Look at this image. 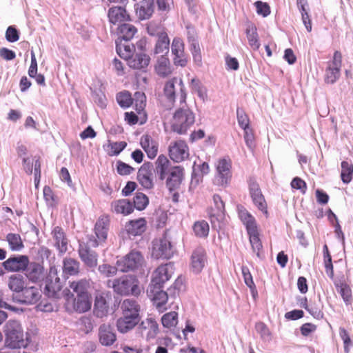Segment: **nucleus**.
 <instances>
[{
	"label": "nucleus",
	"instance_id": "b1692460",
	"mask_svg": "<svg viewBox=\"0 0 353 353\" xmlns=\"http://www.w3.org/2000/svg\"><path fill=\"white\" fill-rule=\"evenodd\" d=\"M26 276L32 282H37L43 279L44 276V268L37 262L28 261L27 268L24 270Z\"/></svg>",
	"mask_w": 353,
	"mask_h": 353
},
{
	"label": "nucleus",
	"instance_id": "4468645a",
	"mask_svg": "<svg viewBox=\"0 0 353 353\" xmlns=\"http://www.w3.org/2000/svg\"><path fill=\"white\" fill-rule=\"evenodd\" d=\"M92 247L88 244V241L86 243H80L78 249L79 258L88 268H95L98 263V254L95 251L90 249Z\"/></svg>",
	"mask_w": 353,
	"mask_h": 353
},
{
	"label": "nucleus",
	"instance_id": "6e6d98bb",
	"mask_svg": "<svg viewBox=\"0 0 353 353\" xmlns=\"http://www.w3.org/2000/svg\"><path fill=\"white\" fill-rule=\"evenodd\" d=\"M177 83L176 77L168 81L164 87V94L165 97L170 101H174L175 99V83Z\"/></svg>",
	"mask_w": 353,
	"mask_h": 353
},
{
	"label": "nucleus",
	"instance_id": "58836bf2",
	"mask_svg": "<svg viewBox=\"0 0 353 353\" xmlns=\"http://www.w3.org/2000/svg\"><path fill=\"white\" fill-rule=\"evenodd\" d=\"M245 33L250 48L254 50H259L261 43L259 40L256 27L254 24L248 25Z\"/></svg>",
	"mask_w": 353,
	"mask_h": 353
},
{
	"label": "nucleus",
	"instance_id": "2eb2a0df",
	"mask_svg": "<svg viewBox=\"0 0 353 353\" xmlns=\"http://www.w3.org/2000/svg\"><path fill=\"white\" fill-rule=\"evenodd\" d=\"M166 179V187L170 192L180 188L184 176V168L180 165L170 168Z\"/></svg>",
	"mask_w": 353,
	"mask_h": 353
},
{
	"label": "nucleus",
	"instance_id": "1a4fd4ad",
	"mask_svg": "<svg viewBox=\"0 0 353 353\" xmlns=\"http://www.w3.org/2000/svg\"><path fill=\"white\" fill-rule=\"evenodd\" d=\"M168 155L175 163H181L188 159L190 148L188 143L181 139L172 141L168 146Z\"/></svg>",
	"mask_w": 353,
	"mask_h": 353
},
{
	"label": "nucleus",
	"instance_id": "423d86ee",
	"mask_svg": "<svg viewBox=\"0 0 353 353\" xmlns=\"http://www.w3.org/2000/svg\"><path fill=\"white\" fill-rule=\"evenodd\" d=\"M110 222V220L108 215H101L99 216L94 225L96 237L91 235L88 238V244L93 248H97L100 244L105 242L109 230Z\"/></svg>",
	"mask_w": 353,
	"mask_h": 353
},
{
	"label": "nucleus",
	"instance_id": "a19ab883",
	"mask_svg": "<svg viewBox=\"0 0 353 353\" xmlns=\"http://www.w3.org/2000/svg\"><path fill=\"white\" fill-rule=\"evenodd\" d=\"M213 201L214 203L215 209L212 210V212L210 214L212 222H213L212 219L215 217L217 219L222 220L224 218L225 211V203L219 194H214L213 196Z\"/></svg>",
	"mask_w": 353,
	"mask_h": 353
},
{
	"label": "nucleus",
	"instance_id": "cd10ccee",
	"mask_svg": "<svg viewBox=\"0 0 353 353\" xmlns=\"http://www.w3.org/2000/svg\"><path fill=\"white\" fill-rule=\"evenodd\" d=\"M122 315L134 318H140V305L137 301L130 299L123 300L121 303Z\"/></svg>",
	"mask_w": 353,
	"mask_h": 353
},
{
	"label": "nucleus",
	"instance_id": "7c9ffc66",
	"mask_svg": "<svg viewBox=\"0 0 353 353\" xmlns=\"http://www.w3.org/2000/svg\"><path fill=\"white\" fill-rule=\"evenodd\" d=\"M150 61V57L145 53L136 54L128 60L130 68L135 70H143L148 67Z\"/></svg>",
	"mask_w": 353,
	"mask_h": 353
},
{
	"label": "nucleus",
	"instance_id": "f03ea898",
	"mask_svg": "<svg viewBox=\"0 0 353 353\" xmlns=\"http://www.w3.org/2000/svg\"><path fill=\"white\" fill-rule=\"evenodd\" d=\"M5 345L10 349L25 348L29 343L28 338H24L23 330L17 320H9L3 327Z\"/></svg>",
	"mask_w": 353,
	"mask_h": 353
},
{
	"label": "nucleus",
	"instance_id": "a18cd8bd",
	"mask_svg": "<svg viewBox=\"0 0 353 353\" xmlns=\"http://www.w3.org/2000/svg\"><path fill=\"white\" fill-rule=\"evenodd\" d=\"M117 43V52L123 59L128 60L132 57V53L134 50V46L132 44L121 43L118 41Z\"/></svg>",
	"mask_w": 353,
	"mask_h": 353
},
{
	"label": "nucleus",
	"instance_id": "864d4df0",
	"mask_svg": "<svg viewBox=\"0 0 353 353\" xmlns=\"http://www.w3.org/2000/svg\"><path fill=\"white\" fill-rule=\"evenodd\" d=\"M254 328L256 332L260 335L263 341H270L272 339L271 332L265 323L262 321H258L255 323Z\"/></svg>",
	"mask_w": 353,
	"mask_h": 353
},
{
	"label": "nucleus",
	"instance_id": "a878e982",
	"mask_svg": "<svg viewBox=\"0 0 353 353\" xmlns=\"http://www.w3.org/2000/svg\"><path fill=\"white\" fill-rule=\"evenodd\" d=\"M154 10V0H142L136 7V14L140 20L149 19Z\"/></svg>",
	"mask_w": 353,
	"mask_h": 353
},
{
	"label": "nucleus",
	"instance_id": "e2e57ef3",
	"mask_svg": "<svg viewBox=\"0 0 353 353\" xmlns=\"http://www.w3.org/2000/svg\"><path fill=\"white\" fill-rule=\"evenodd\" d=\"M188 42L190 44V50L193 53L201 52L197 37L194 34H188Z\"/></svg>",
	"mask_w": 353,
	"mask_h": 353
},
{
	"label": "nucleus",
	"instance_id": "5701e85b",
	"mask_svg": "<svg viewBox=\"0 0 353 353\" xmlns=\"http://www.w3.org/2000/svg\"><path fill=\"white\" fill-rule=\"evenodd\" d=\"M154 70L159 77L163 78L172 73V68L168 55L163 54L157 58Z\"/></svg>",
	"mask_w": 353,
	"mask_h": 353
},
{
	"label": "nucleus",
	"instance_id": "c85d7f7f",
	"mask_svg": "<svg viewBox=\"0 0 353 353\" xmlns=\"http://www.w3.org/2000/svg\"><path fill=\"white\" fill-rule=\"evenodd\" d=\"M91 285V280L81 279L70 283V288L72 290L76 296H91L89 289Z\"/></svg>",
	"mask_w": 353,
	"mask_h": 353
},
{
	"label": "nucleus",
	"instance_id": "f704fd0d",
	"mask_svg": "<svg viewBox=\"0 0 353 353\" xmlns=\"http://www.w3.org/2000/svg\"><path fill=\"white\" fill-rule=\"evenodd\" d=\"M137 32V28L132 24L125 22L117 27L116 33L122 39L130 41Z\"/></svg>",
	"mask_w": 353,
	"mask_h": 353
},
{
	"label": "nucleus",
	"instance_id": "bb28decb",
	"mask_svg": "<svg viewBox=\"0 0 353 353\" xmlns=\"http://www.w3.org/2000/svg\"><path fill=\"white\" fill-rule=\"evenodd\" d=\"M111 210L116 214L127 216L133 212L134 207L128 199H121L112 202Z\"/></svg>",
	"mask_w": 353,
	"mask_h": 353
},
{
	"label": "nucleus",
	"instance_id": "0e129e2a",
	"mask_svg": "<svg viewBox=\"0 0 353 353\" xmlns=\"http://www.w3.org/2000/svg\"><path fill=\"white\" fill-rule=\"evenodd\" d=\"M99 271L106 277H111L117 274V268L109 264H103L99 265Z\"/></svg>",
	"mask_w": 353,
	"mask_h": 353
},
{
	"label": "nucleus",
	"instance_id": "39448f33",
	"mask_svg": "<svg viewBox=\"0 0 353 353\" xmlns=\"http://www.w3.org/2000/svg\"><path fill=\"white\" fill-rule=\"evenodd\" d=\"M232 160L228 157L218 160L214 176V183L216 185L223 188L229 186L232 176Z\"/></svg>",
	"mask_w": 353,
	"mask_h": 353
},
{
	"label": "nucleus",
	"instance_id": "9b49d317",
	"mask_svg": "<svg viewBox=\"0 0 353 353\" xmlns=\"http://www.w3.org/2000/svg\"><path fill=\"white\" fill-rule=\"evenodd\" d=\"M62 288L60 278L58 276V270L55 266H51L46 281L45 292L48 297L57 299Z\"/></svg>",
	"mask_w": 353,
	"mask_h": 353
},
{
	"label": "nucleus",
	"instance_id": "37998d69",
	"mask_svg": "<svg viewBox=\"0 0 353 353\" xmlns=\"http://www.w3.org/2000/svg\"><path fill=\"white\" fill-rule=\"evenodd\" d=\"M150 293L152 294V300L157 308H161L168 301V294L161 289H155L154 286H150Z\"/></svg>",
	"mask_w": 353,
	"mask_h": 353
},
{
	"label": "nucleus",
	"instance_id": "6ab92c4d",
	"mask_svg": "<svg viewBox=\"0 0 353 353\" xmlns=\"http://www.w3.org/2000/svg\"><path fill=\"white\" fill-rule=\"evenodd\" d=\"M28 257L26 255L10 257L3 263V266L8 272H21L27 268Z\"/></svg>",
	"mask_w": 353,
	"mask_h": 353
},
{
	"label": "nucleus",
	"instance_id": "680f3d73",
	"mask_svg": "<svg viewBox=\"0 0 353 353\" xmlns=\"http://www.w3.org/2000/svg\"><path fill=\"white\" fill-rule=\"evenodd\" d=\"M339 335L343 341L345 352H348L350 347L352 346V342L347 331L345 328L341 327L339 329Z\"/></svg>",
	"mask_w": 353,
	"mask_h": 353
},
{
	"label": "nucleus",
	"instance_id": "2f4dec72",
	"mask_svg": "<svg viewBox=\"0 0 353 353\" xmlns=\"http://www.w3.org/2000/svg\"><path fill=\"white\" fill-rule=\"evenodd\" d=\"M170 162L169 159L163 154L158 157L155 161L154 171L159 176L160 180H163L169 173Z\"/></svg>",
	"mask_w": 353,
	"mask_h": 353
},
{
	"label": "nucleus",
	"instance_id": "3c124183",
	"mask_svg": "<svg viewBox=\"0 0 353 353\" xmlns=\"http://www.w3.org/2000/svg\"><path fill=\"white\" fill-rule=\"evenodd\" d=\"M134 208L141 211L146 208L149 204L148 197L142 192H137L133 198Z\"/></svg>",
	"mask_w": 353,
	"mask_h": 353
},
{
	"label": "nucleus",
	"instance_id": "4c0bfd02",
	"mask_svg": "<svg viewBox=\"0 0 353 353\" xmlns=\"http://www.w3.org/2000/svg\"><path fill=\"white\" fill-rule=\"evenodd\" d=\"M157 41L155 44L154 52L155 54H162L168 55L170 46V39L165 31H162L157 34Z\"/></svg>",
	"mask_w": 353,
	"mask_h": 353
},
{
	"label": "nucleus",
	"instance_id": "49530a36",
	"mask_svg": "<svg viewBox=\"0 0 353 353\" xmlns=\"http://www.w3.org/2000/svg\"><path fill=\"white\" fill-rule=\"evenodd\" d=\"M209 225L204 220L196 221L193 225L194 234L199 238H205L209 234Z\"/></svg>",
	"mask_w": 353,
	"mask_h": 353
},
{
	"label": "nucleus",
	"instance_id": "052dcab7",
	"mask_svg": "<svg viewBox=\"0 0 353 353\" xmlns=\"http://www.w3.org/2000/svg\"><path fill=\"white\" fill-rule=\"evenodd\" d=\"M184 49L185 47L183 40L179 37L174 38L171 45V50L172 54H181V53L185 52Z\"/></svg>",
	"mask_w": 353,
	"mask_h": 353
},
{
	"label": "nucleus",
	"instance_id": "7ed1b4c3",
	"mask_svg": "<svg viewBox=\"0 0 353 353\" xmlns=\"http://www.w3.org/2000/svg\"><path fill=\"white\" fill-rule=\"evenodd\" d=\"M195 122L194 113L186 105L179 108L173 114L170 127L178 134H185Z\"/></svg>",
	"mask_w": 353,
	"mask_h": 353
},
{
	"label": "nucleus",
	"instance_id": "09e8293b",
	"mask_svg": "<svg viewBox=\"0 0 353 353\" xmlns=\"http://www.w3.org/2000/svg\"><path fill=\"white\" fill-rule=\"evenodd\" d=\"M127 146L125 141L112 142L108 141L106 145V151L110 156L118 155Z\"/></svg>",
	"mask_w": 353,
	"mask_h": 353
},
{
	"label": "nucleus",
	"instance_id": "412c9836",
	"mask_svg": "<svg viewBox=\"0 0 353 353\" xmlns=\"http://www.w3.org/2000/svg\"><path fill=\"white\" fill-rule=\"evenodd\" d=\"M138 330L142 336L147 339H153L159 332V325L154 319L148 318L139 324Z\"/></svg>",
	"mask_w": 353,
	"mask_h": 353
},
{
	"label": "nucleus",
	"instance_id": "0eeeda50",
	"mask_svg": "<svg viewBox=\"0 0 353 353\" xmlns=\"http://www.w3.org/2000/svg\"><path fill=\"white\" fill-rule=\"evenodd\" d=\"M145 260L141 252L132 250L121 259L117 261V266L121 272H128L141 268Z\"/></svg>",
	"mask_w": 353,
	"mask_h": 353
},
{
	"label": "nucleus",
	"instance_id": "f257e3e1",
	"mask_svg": "<svg viewBox=\"0 0 353 353\" xmlns=\"http://www.w3.org/2000/svg\"><path fill=\"white\" fill-rule=\"evenodd\" d=\"M108 286L112 288L114 292L121 296H139L141 293L140 282L138 278L132 274L108 281Z\"/></svg>",
	"mask_w": 353,
	"mask_h": 353
},
{
	"label": "nucleus",
	"instance_id": "5fc2aeb1",
	"mask_svg": "<svg viewBox=\"0 0 353 353\" xmlns=\"http://www.w3.org/2000/svg\"><path fill=\"white\" fill-rule=\"evenodd\" d=\"M117 101L119 105L126 108L133 103L131 94L128 91L121 92L117 94Z\"/></svg>",
	"mask_w": 353,
	"mask_h": 353
},
{
	"label": "nucleus",
	"instance_id": "79ce46f5",
	"mask_svg": "<svg viewBox=\"0 0 353 353\" xmlns=\"http://www.w3.org/2000/svg\"><path fill=\"white\" fill-rule=\"evenodd\" d=\"M26 281L21 275H12L8 279V288L12 292L20 294L25 288Z\"/></svg>",
	"mask_w": 353,
	"mask_h": 353
},
{
	"label": "nucleus",
	"instance_id": "72a5a7b5",
	"mask_svg": "<svg viewBox=\"0 0 353 353\" xmlns=\"http://www.w3.org/2000/svg\"><path fill=\"white\" fill-rule=\"evenodd\" d=\"M249 235L250 243L254 252L258 257H261L263 254V245L260 239L259 228L247 231Z\"/></svg>",
	"mask_w": 353,
	"mask_h": 353
},
{
	"label": "nucleus",
	"instance_id": "de8ad7c7",
	"mask_svg": "<svg viewBox=\"0 0 353 353\" xmlns=\"http://www.w3.org/2000/svg\"><path fill=\"white\" fill-rule=\"evenodd\" d=\"M6 241L10 248L13 251H19L23 248V243L19 234L9 233L6 235Z\"/></svg>",
	"mask_w": 353,
	"mask_h": 353
},
{
	"label": "nucleus",
	"instance_id": "aec40b11",
	"mask_svg": "<svg viewBox=\"0 0 353 353\" xmlns=\"http://www.w3.org/2000/svg\"><path fill=\"white\" fill-rule=\"evenodd\" d=\"M146 229L147 221L143 217L130 220L125 225V230L130 236H140L146 231Z\"/></svg>",
	"mask_w": 353,
	"mask_h": 353
},
{
	"label": "nucleus",
	"instance_id": "f3484780",
	"mask_svg": "<svg viewBox=\"0 0 353 353\" xmlns=\"http://www.w3.org/2000/svg\"><path fill=\"white\" fill-rule=\"evenodd\" d=\"M152 175V165L149 163H144L138 170L137 180L143 188L151 190L154 188Z\"/></svg>",
	"mask_w": 353,
	"mask_h": 353
},
{
	"label": "nucleus",
	"instance_id": "dca6fc26",
	"mask_svg": "<svg viewBox=\"0 0 353 353\" xmlns=\"http://www.w3.org/2000/svg\"><path fill=\"white\" fill-rule=\"evenodd\" d=\"M207 262V254L205 250L199 246L196 248L190 257V267L195 273H199L202 271Z\"/></svg>",
	"mask_w": 353,
	"mask_h": 353
},
{
	"label": "nucleus",
	"instance_id": "6e6552de",
	"mask_svg": "<svg viewBox=\"0 0 353 353\" xmlns=\"http://www.w3.org/2000/svg\"><path fill=\"white\" fill-rule=\"evenodd\" d=\"M173 254L168 232L165 231L163 236L153 241L152 256L155 259H170Z\"/></svg>",
	"mask_w": 353,
	"mask_h": 353
},
{
	"label": "nucleus",
	"instance_id": "e433bc0d",
	"mask_svg": "<svg viewBox=\"0 0 353 353\" xmlns=\"http://www.w3.org/2000/svg\"><path fill=\"white\" fill-rule=\"evenodd\" d=\"M99 340L102 345H111L116 341V335L109 325L103 324L99 327Z\"/></svg>",
	"mask_w": 353,
	"mask_h": 353
},
{
	"label": "nucleus",
	"instance_id": "393cba45",
	"mask_svg": "<svg viewBox=\"0 0 353 353\" xmlns=\"http://www.w3.org/2000/svg\"><path fill=\"white\" fill-rule=\"evenodd\" d=\"M109 295L108 293L100 292L97 294L94 300V314L98 317L105 316L108 312L109 305L107 301Z\"/></svg>",
	"mask_w": 353,
	"mask_h": 353
},
{
	"label": "nucleus",
	"instance_id": "ea45409f",
	"mask_svg": "<svg viewBox=\"0 0 353 353\" xmlns=\"http://www.w3.org/2000/svg\"><path fill=\"white\" fill-rule=\"evenodd\" d=\"M80 263L76 259L66 257L63 261V272L70 276L77 275L79 272Z\"/></svg>",
	"mask_w": 353,
	"mask_h": 353
},
{
	"label": "nucleus",
	"instance_id": "13d9d810",
	"mask_svg": "<svg viewBox=\"0 0 353 353\" xmlns=\"http://www.w3.org/2000/svg\"><path fill=\"white\" fill-rule=\"evenodd\" d=\"M341 69L329 65L325 71V81L327 83H334L340 76Z\"/></svg>",
	"mask_w": 353,
	"mask_h": 353
},
{
	"label": "nucleus",
	"instance_id": "c9c22d12",
	"mask_svg": "<svg viewBox=\"0 0 353 353\" xmlns=\"http://www.w3.org/2000/svg\"><path fill=\"white\" fill-rule=\"evenodd\" d=\"M140 318H134L122 315L117 322L118 330L121 333H125L133 329L139 323Z\"/></svg>",
	"mask_w": 353,
	"mask_h": 353
},
{
	"label": "nucleus",
	"instance_id": "69168bd1",
	"mask_svg": "<svg viewBox=\"0 0 353 353\" xmlns=\"http://www.w3.org/2000/svg\"><path fill=\"white\" fill-rule=\"evenodd\" d=\"M117 170L120 175H128L134 171V168L128 164L119 161L117 163Z\"/></svg>",
	"mask_w": 353,
	"mask_h": 353
},
{
	"label": "nucleus",
	"instance_id": "bf43d9fd",
	"mask_svg": "<svg viewBox=\"0 0 353 353\" xmlns=\"http://www.w3.org/2000/svg\"><path fill=\"white\" fill-rule=\"evenodd\" d=\"M236 117L238 123L242 129L250 128V119L244 110L238 108L236 109Z\"/></svg>",
	"mask_w": 353,
	"mask_h": 353
},
{
	"label": "nucleus",
	"instance_id": "c03bdc74",
	"mask_svg": "<svg viewBox=\"0 0 353 353\" xmlns=\"http://www.w3.org/2000/svg\"><path fill=\"white\" fill-rule=\"evenodd\" d=\"M341 179L344 183H349L353 178V164L347 161H343L341 163Z\"/></svg>",
	"mask_w": 353,
	"mask_h": 353
},
{
	"label": "nucleus",
	"instance_id": "20e7f679",
	"mask_svg": "<svg viewBox=\"0 0 353 353\" xmlns=\"http://www.w3.org/2000/svg\"><path fill=\"white\" fill-rule=\"evenodd\" d=\"M65 299V308L69 313L79 314L89 311L92 307L91 296H74L70 290L63 291Z\"/></svg>",
	"mask_w": 353,
	"mask_h": 353
},
{
	"label": "nucleus",
	"instance_id": "9d476101",
	"mask_svg": "<svg viewBox=\"0 0 353 353\" xmlns=\"http://www.w3.org/2000/svg\"><path fill=\"white\" fill-rule=\"evenodd\" d=\"M249 192L252 202L257 209L263 212L266 217H268V204L262 194L259 183L255 179L250 177L248 180Z\"/></svg>",
	"mask_w": 353,
	"mask_h": 353
},
{
	"label": "nucleus",
	"instance_id": "a211bd4d",
	"mask_svg": "<svg viewBox=\"0 0 353 353\" xmlns=\"http://www.w3.org/2000/svg\"><path fill=\"white\" fill-rule=\"evenodd\" d=\"M41 297V290L36 286H25L18 294L19 301L25 304H34Z\"/></svg>",
	"mask_w": 353,
	"mask_h": 353
},
{
	"label": "nucleus",
	"instance_id": "4be33fe9",
	"mask_svg": "<svg viewBox=\"0 0 353 353\" xmlns=\"http://www.w3.org/2000/svg\"><path fill=\"white\" fill-rule=\"evenodd\" d=\"M141 145L149 159H154L158 154L159 143L151 136L144 134L140 141Z\"/></svg>",
	"mask_w": 353,
	"mask_h": 353
},
{
	"label": "nucleus",
	"instance_id": "f8f14e48",
	"mask_svg": "<svg viewBox=\"0 0 353 353\" xmlns=\"http://www.w3.org/2000/svg\"><path fill=\"white\" fill-rule=\"evenodd\" d=\"M108 18L110 24V29L113 30V26H119L125 22L131 20L130 14L123 6H114L108 10Z\"/></svg>",
	"mask_w": 353,
	"mask_h": 353
},
{
	"label": "nucleus",
	"instance_id": "c756f323",
	"mask_svg": "<svg viewBox=\"0 0 353 353\" xmlns=\"http://www.w3.org/2000/svg\"><path fill=\"white\" fill-rule=\"evenodd\" d=\"M54 240V245L61 253H65L68 250V239L63 230L57 226L52 232Z\"/></svg>",
	"mask_w": 353,
	"mask_h": 353
},
{
	"label": "nucleus",
	"instance_id": "ddd939ff",
	"mask_svg": "<svg viewBox=\"0 0 353 353\" xmlns=\"http://www.w3.org/2000/svg\"><path fill=\"white\" fill-rule=\"evenodd\" d=\"M172 270V265L170 264L159 265L152 274L150 286H154L157 290L163 288V284L170 279Z\"/></svg>",
	"mask_w": 353,
	"mask_h": 353
},
{
	"label": "nucleus",
	"instance_id": "4d7b16f0",
	"mask_svg": "<svg viewBox=\"0 0 353 353\" xmlns=\"http://www.w3.org/2000/svg\"><path fill=\"white\" fill-rule=\"evenodd\" d=\"M241 270L245 283L250 289L253 295H254L255 293L257 294L256 285L253 281L252 276L248 268L243 266Z\"/></svg>",
	"mask_w": 353,
	"mask_h": 353
},
{
	"label": "nucleus",
	"instance_id": "473e14b6",
	"mask_svg": "<svg viewBox=\"0 0 353 353\" xmlns=\"http://www.w3.org/2000/svg\"><path fill=\"white\" fill-rule=\"evenodd\" d=\"M237 210L239 217L247 231L258 228L255 218L243 205H238Z\"/></svg>",
	"mask_w": 353,
	"mask_h": 353
},
{
	"label": "nucleus",
	"instance_id": "774afa93",
	"mask_svg": "<svg viewBox=\"0 0 353 353\" xmlns=\"http://www.w3.org/2000/svg\"><path fill=\"white\" fill-rule=\"evenodd\" d=\"M256 12L259 14L262 15L263 17H267L270 13V8L269 5L267 3H263L262 1H258L254 3Z\"/></svg>",
	"mask_w": 353,
	"mask_h": 353
},
{
	"label": "nucleus",
	"instance_id": "338daca9",
	"mask_svg": "<svg viewBox=\"0 0 353 353\" xmlns=\"http://www.w3.org/2000/svg\"><path fill=\"white\" fill-rule=\"evenodd\" d=\"M6 38L8 41L13 43L19 40V34L16 28L9 26L6 32Z\"/></svg>",
	"mask_w": 353,
	"mask_h": 353
},
{
	"label": "nucleus",
	"instance_id": "8fccbe9b",
	"mask_svg": "<svg viewBox=\"0 0 353 353\" xmlns=\"http://www.w3.org/2000/svg\"><path fill=\"white\" fill-rule=\"evenodd\" d=\"M323 259L325 268V272L330 279H333L334 268L332 262V256L330 254L328 247L326 244L324 245L323 246Z\"/></svg>",
	"mask_w": 353,
	"mask_h": 353
},
{
	"label": "nucleus",
	"instance_id": "603ef678",
	"mask_svg": "<svg viewBox=\"0 0 353 353\" xmlns=\"http://www.w3.org/2000/svg\"><path fill=\"white\" fill-rule=\"evenodd\" d=\"M162 325L165 327L171 328L178 323V314L176 312H170L165 314L161 318Z\"/></svg>",
	"mask_w": 353,
	"mask_h": 353
}]
</instances>
